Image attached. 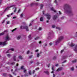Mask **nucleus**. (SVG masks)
I'll return each instance as SVG.
<instances>
[{
    "instance_id": "nucleus-58",
    "label": "nucleus",
    "mask_w": 77,
    "mask_h": 77,
    "mask_svg": "<svg viewBox=\"0 0 77 77\" xmlns=\"http://www.w3.org/2000/svg\"><path fill=\"white\" fill-rule=\"evenodd\" d=\"M53 77H55V75L54 74H53Z\"/></svg>"
},
{
    "instance_id": "nucleus-19",
    "label": "nucleus",
    "mask_w": 77,
    "mask_h": 77,
    "mask_svg": "<svg viewBox=\"0 0 77 77\" xmlns=\"http://www.w3.org/2000/svg\"><path fill=\"white\" fill-rule=\"evenodd\" d=\"M28 38L29 39H31V38H32V37H31V35H29L28 36Z\"/></svg>"
},
{
    "instance_id": "nucleus-1",
    "label": "nucleus",
    "mask_w": 77,
    "mask_h": 77,
    "mask_svg": "<svg viewBox=\"0 0 77 77\" xmlns=\"http://www.w3.org/2000/svg\"><path fill=\"white\" fill-rule=\"evenodd\" d=\"M64 7L67 8L66 10H65V8H64L66 12H67V13H71V10L70 7H69V5L67 4L65 5Z\"/></svg>"
},
{
    "instance_id": "nucleus-10",
    "label": "nucleus",
    "mask_w": 77,
    "mask_h": 77,
    "mask_svg": "<svg viewBox=\"0 0 77 77\" xmlns=\"http://www.w3.org/2000/svg\"><path fill=\"white\" fill-rule=\"evenodd\" d=\"M14 51V49L13 48H11V49H9L7 51V53H9V51Z\"/></svg>"
},
{
    "instance_id": "nucleus-34",
    "label": "nucleus",
    "mask_w": 77,
    "mask_h": 77,
    "mask_svg": "<svg viewBox=\"0 0 77 77\" xmlns=\"http://www.w3.org/2000/svg\"><path fill=\"white\" fill-rule=\"evenodd\" d=\"M55 25H52V27L53 28H54V27H55Z\"/></svg>"
},
{
    "instance_id": "nucleus-33",
    "label": "nucleus",
    "mask_w": 77,
    "mask_h": 77,
    "mask_svg": "<svg viewBox=\"0 0 77 77\" xmlns=\"http://www.w3.org/2000/svg\"><path fill=\"white\" fill-rule=\"evenodd\" d=\"M74 68L73 67H72V68H71V70H72V71H73V70H74Z\"/></svg>"
},
{
    "instance_id": "nucleus-17",
    "label": "nucleus",
    "mask_w": 77,
    "mask_h": 77,
    "mask_svg": "<svg viewBox=\"0 0 77 77\" xmlns=\"http://www.w3.org/2000/svg\"><path fill=\"white\" fill-rule=\"evenodd\" d=\"M75 45H74V44L72 43H71L70 46H71V47H73V46H74Z\"/></svg>"
},
{
    "instance_id": "nucleus-36",
    "label": "nucleus",
    "mask_w": 77,
    "mask_h": 77,
    "mask_svg": "<svg viewBox=\"0 0 77 77\" xmlns=\"http://www.w3.org/2000/svg\"><path fill=\"white\" fill-rule=\"evenodd\" d=\"M21 11V9H19L18 12V13H20V12Z\"/></svg>"
},
{
    "instance_id": "nucleus-25",
    "label": "nucleus",
    "mask_w": 77,
    "mask_h": 77,
    "mask_svg": "<svg viewBox=\"0 0 77 77\" xmlns=\"http://www.w3.org/2000/svg\"><path fill=\"white\" fill-rule=\"evenodd\" d=\"M56 29H58V30H60V28L59 27H56Z\"/></svg>"
},
{
    "instance_id": "nucleus-9",
    "label": "nucleus",
    "mask_w": 77,
    "mask_h": 77,
    "mask_svg": "<svg viewBox=\"0 0 77 77\" xmlns=\"http://www.w3.org/2000/svg\"><path fill=\"white\" fill-rule=\"evenodd\" d=\"M12 6H15V5H13ZM12 6L11 7H7L6 9L4 11V12H5L6 11H8V10H9V8H11V7H12Z\"/></svg>"
},
{
    "instance_id": "nucleus-49",
    "label": "nucleus",
    "mask_w": 77,
    "mask_h": 77,
    "mask_svg": "<svg viewBox=\"0 0 77 77\" xmlns=\"http://www.w3.org/2000/svg\"><path fill=\"white\" fill-rule=\"evenodd\" d=\"M9 76L10 77H13V76H12V75H9Z\"/></svg>"
},
{
    "instance_id": "nucleus-42",
    "label": "nucleus",
    "mask_w": 77,
    "mask_h": 77,
    "mask_svg": "<svg viewBox=\"0 0 77 77\" xmlns=\"http://www.w3.org/2000/svg\"><path fill=\"white\" fill-rule=\"evenodd\" d=\"M32 55L29 56V58H32Z\"/></svg>"
},
{
    "instance_id": "nucleus-28",
    "label": "nucleus",
    "mask_w": 77,
    "mask_h": 77,
    "mask_svg": "<svg viewBox=\"0 0 77 77\" xmlns=\"http://www.w3.org/2000/svg\"><path fill=\"white\" fill-rule=\"evenodd\" d=\"M19 59H22V57L21 56H19Z\"/></svg>"
},
{
    "instance_id": "nucleus-23",
    "label": "nucleus",
    "mask_w": 77,
    "mask_h": 77,
    "mask_svg": "<svg viewBox=\"0 0 77 77\" xmlns=\"http://www.w3.org/2000/svg\"><path fill=\"white\" fill-rule=\"evenodd\" d=\"M42 8H43V5H40V9H42Z\"/></svg>"
},
{
    "instance_id": "nucleus-39",
    "label": "nucleus",
    "mask_w": 77,
    "mask_h": 77,
    "mask_svg": "<svg viewBox=\"0 0 77 77\" xmlns=\"http://www.w3.org/2000/svg\"><path fill=\"white\" fill-rule=\"evenodd\" d=\"M29 53H30V51H28L27 52V54H29Z\"/></svg>"
},
{
    "instance_id": "nucleus-8",
    "label": "nucleus",
    "mask_w": 77,
    "mask_h": 77,
    "mask_svg": "<svg viewBox=\"0 0 77 77\" xmlns=\"http://www.w3.org/2000/svg\"><path fill=\"white\" fill-rule=\"evenodd\" d=\"M45 16L47 17V19L48 20H50V17H51V16L49 14H47L45 15Z\"/></svg>"
},
{
    "instance_id": "nucleus-64",
    "label": "nucleus",
    "mask_w": 77,
    "mask_h": 77,
    "mask_svg": "<svg viewBox=\"0 0 77 77\" xmlns=\"http://www.w3.org/2000/svg\"><path fill=\"white\" fill-rule=\"evenodd\" d=\"M56 59V57H54V59Z\"/></svg>"
},
{
    "instance_id": "nucleus-15",
    "label": "nucleus",
    "mask_w": 77,
    "mask_h": 77,
    "mask_svg": "<svg viewBox=\"0 0 77 77\" xmlns=\"http://www.w3.org/2000/svg\"><path fill=\"white\" fill-rule=\"evenodd\" d=\"M44 72H45V73L47 74H48V75H49V72H48V71H45Z\"/></svg>"
},
{
    "instance_id": "nucleus-24",
    "label": "nucleus",
    "mask_w": 77,
    "mask_h": 77,
    "mask_svg": "<svg viewBox=\"0 0 77 77\" xmlns=\"http://www.w3.org/2000/svg\"><path fill=\"white\" fill-rule=\"evenodd\" d=\"M40 20L41 21H43V18L42 17L40 18Z\"/></svg>"
},
{
    "instance_id": "nucleus-32",
    "label": "nucleus",
    "mask_w": 77,
    "mask_h": 77,
    "mask_svg": "<svg viewBox=\"0 0 77 77\" xmlns=\"http://www.w3.org/2000/svg\"><path fill=\"white\" fill-rule=\"evenodd\" d=\"M66 56H65L64 57H63V59H66Z\"/></svg>"
},
{
    "instance_id": "nucleus-62",
    "label": "nucleus",
    "mask_w": 77,
    "mask_h": 77,
    "mask_svg": "<svg viewBox=\"0 0 77 77\" xmlns=\"http://www.w3.org/2000/svg\"><path fill=\"white\" fill-rule=\"evenodd\" d=\"M59 13H60V14H61V12L60 11H59Z\"/></svg>"
},
{
    "instance_id": "nucleus-35",
    "label": "nucleus",
    "mask_w": 77,
    "mask_h": 77,
    "mask_svg": "<svg viewBox=\"0 0 77 77\" xmlns=\"http://www.w3.org/2000/svg\"><path fill=\"white\" fill-rule=\"evenodd\" d=\"M34 4L35 3H32L31 4V6H33V5H34Z\"/></svg>"
},
{
    "instance_id": "nucleus-38",
    "label": "nucleus",
    "mask_w": 77,
    "mask_h": 77,
    "mask_svg": "<svg viewBox=\"0 0 77 77\" xmlns=\"http://www.w3.org/2000/svg\"><path fill=\"white\" fill-rule=\"evenodd\" d=\"M38 30H42V28H41V27L39 28Z\"/></svg>"
},
{
    "instance_id": "nucleus-37",
    "label": "nucleus",
    "mask_w": 77,
    "mask_h": 77,
    "mask_svg": "<svg viewBox=\"0 0 77 77\" xmlns=\"http://www.w3.org/2000/svg\"><path fill=\"white\" fill-rule=\"evenodd\" d=\"M37 57H39V54H37Z\"/></svg>"
},
{
    "instance_id": "nucleus-26",
    "label": "nucleus",
    "mask_w": 77,
    "mask_h": 77,
    "mask_svg": "<svg viewBox=\"0 0 77 77\" xmlns=\"http://www.w3.org/2000/svg\"><path fill=\"white\" fill-rule=\"evenodd\" d=\"M23 16V14H22L20 16V18H22Z\"/></svg>"
},
{
    "instance_id": "nucleus-11",
    "label": "nucleus",
    "mask_w": 77,
    "mask_h": 77,
    "mask_svg": "<svg viewBox=\"0 0 77 77\" xmlns=\"http://www.w3.org/2000/svg\"><path fill=\"white\" fill-rule=\"evenodd\" d=\"M74 50L75 51H77V45H76L75 47L74 48Z\"/></svg>"
},
{
    "instance_id": "nucleus-40",
    "label": "nucleus",
    "mask_w": 77,
    "mask_h": 77,
    "mask_svg": "<svg viewBox=\"0 0 77 77\" xmlns=\"http://www.w3.org/2000/svg\"><path fill=\"white\" fill-rule=\"evenodd\" d=\"M13 74H14V75H16V73H15V72H13Z\"/></svg>"
},
{
    "instance_id": "nucleus-5",
    "label": "nucleus",
    "mask_w": 77,
    "mask_h": 77,
    "mask_svg": "<svg viewBox=\"0 0 77 77\" xmlns=\"http://www.w3.org/2000/svg\"><path fill=\"white\" fill-rule=\"evenodd\" d=\"M21 69H23L24 72H26V69L24 68V66H22L21 67Z\"/></svg>"
},
{
    "instance_id": "nucleus-51",
    "label": "nucleus",
    "mask_w": 77,
    "mask_h": 77,
    "mask_svg": "<svg viewBox=\"0 0 77 77\" xmlns=\"http://www.w3.org/2000/svg\"><path fill=\"white\" fill-rule=\"evenodd\" d=\"M35 72V70H33V74H34Z\"/></svg>"
},
{
    "instance_id": "nucleus-47",
    "label": "nucleus",
    "mask_w": 77,
    "mask_h": 77,
    "mask_svg": "<svg viewBox=\"0 0 77 77\" xmlns=\"http://www.w3.org/2000/svg\"><path fill=\"white\" fill-rule=\"evenodd\" d=\"M49 44H50V45H52V43L51 42L49 43Z\"/></svg>"
},
{
    "instance_id": "nucleus-3",
    "label": "nucleus",
    "mask_w": 77,
    "mask_h": 77,
    "mask_svg": "<svg viewBox=\"0 0 77 77\" xmlns=\"http://www.w3.org/2000/svg\"><path fill=\"white\" fill-rule=\"evenodd\" d=\"M20 29H25L27 31H29V28H28V26H21L20 27Z\"/></svg>"
},
{
    "instance_id": "nucleus-27",
    "label": "nucleus",
    "mask_w": 77,
    "mask_h": 77,
    "mask_svg": "<svg viewBox=\"0 0 77 77\" xmlns=\"http://www.w3.org/2000/svg\"><path fill=\"white\" fill-rule=\"evenodd\" d=\"M39 37H37L36 38H35V40H37V39H39Z\"/></svg>"
},
{
    "instance_id": "nucleus-21",
    "label": "nucleus",
    "mask_w": 77,
    "mask_h": 77,
    "mask_svg": "<svg viewBox=\"0 0 77 77\" xmlns=\"http://www.w3.org/2000/svg\"><path fill=\"white\" fill-rule=\"evenodd\" d=\"M21 38V36H19L17 38V39H20Z\"/></svg>"
},
{
    "instance_id": "nucleus-30",
    "label": "nucleus",
    "mask_w": 77,
    "mask_h": 77,
    "mask_svg": "<svg viewBox=\"0 0 77 77\" xmlns=\"http://www.w3.org/2000/svg\"><path fill=\"white\" fill-rule=\"evenodd\" d=\"M7 56H8V57H10V56H11V54H7Z\"/></svg>"
},
{
    "instance_id": "nucleus-7",
    "label": "nucleus",
    "mask_w": 77,
    "mask_h": 77,
    "mask_svg": "<svg viewBox=\"0 0 77 77\" xmlns=\"http://www.w3.org/2000/svg\"><path fill=\"white\" fill-rule=\"evenodd\" d=\"M8 32V31L7 30H5L4 32L0 33V36L3 35L5 33V32Z\"/></svg>"
},
{
    "instance_id": "nucleus-13",
    "label": "nucleus",
    "mask_w": 77,
    "mask_h": 77,
    "mask_svg": "<svg viewBox=\"0 0 77 77\" xmlns=\"http://www.w3.org/2000/svg\"><path fill=\"white\" fill-rule=\"evenodd\" d=\"M62 69V67H60V68L57 69V71H61Z\"/></svg>"
},
{
    "instance_id": "nucleus-56",
    "label": "nucleus",
    "mask_w": 77,
    "mask_h": 77,
    "mask_svg": "<svg viewBox=\"0 0 77 77\" xmlns=\"http://www.w3.org/2000/svg\"><path fill=\"white\" fill-rule=\"evenodd\" d=\"M25 76H28V75L27 74H25Z\"/></svg>"
},
{
    "instance_id": "nucleus-44",
    "label": "nucleus",
    "mask_w": 77,
    "mask_h": 77,
    "mask_svg": "<svg viewBox=\"0 0 77 77\" xmlns=\"http://www.w3.org/2000/svg\"><path fill=\"white\" fill-rule=\"evenodd\" d=\"M5 20H4L2 22V23H5Z\"/></svg>"
},
{
    "instance_id": "nucleus-60",
    "label": "nucleus",
    "mask_w": 77,
    "mask_h": 77,
    "mask_svg": "<svg viewBox=\"0 0 77 77\" xmlns=\"http://www.w3.org/2000/svg\"><path fill=\"white\" fill-rule=\"evenodd\" d=\"M36 5H38V3H36L35 4Z\"/></svg>"
},
{
    "instance_id": "nucleus-46",
    "label": "nucleus",
    "mask_w": 77,
    "mask_h": 77,
    "mask_svg": "<svg viewBox=\"0 0 77 77\" xmlns=\"http://www.w3.org/2000/svg\"><path fill=\"white\" fill-rule=\"evenodd\" d=\"M54 3H57V1L56 0H55Z\"/></svg>"
},
{
    "instance_id": "nucleus-31",
    "label": "nucleus",
    "mask_w": 77,
    "mask_h": 77,
    "mask_svg": "<svg viewBox=\"0 0 77 77\" xmlns=\"http://www.w3.org/2000/svg\"><path fill=\"white\" fill-rule=\"evenodd\" d=\"M9 23H10L9 21H7V24H9Z\"/></svg>"
},
{
    "instance_id": "nucleus-53",
    "label": "nucleus",
    "mask_w": 77,
    "mask_h": 77,
    "mask_svg": "<svg viewBox=\"0 0 77 77\" xmlns=\"http://www.w3.org/2000/svg\"><path fill=\"white\" fill-rule=\"evenodd\" d=\"M47 66L48 67H49V66H50V64H49Z\"/></svg>"
},
{
    "instance_id": "nucleus-57",
    "label": "nucleus",
    "mask_w": 77,
    "mask_h": 77,
    "mask_svg": "<svg viewBox=\"0 0 77 77\" xmlns=\"http://www.w3.org/2000/svg\"><path fill=\"white\" fill-rule=\"evenodd\" d=\"M66 62V60H65L63 63H65Z\"/></svg>"
},
{
    "instance_id": "nucleus-48",
    "label": "nucleus",
    "mask_w": 77,
    "mask_h": 77,
    "mask_svg": "<svg viewBox=\"0 0 77 77\" xmlns=\"http://www.w3.org/2000/svg\"><path fill=\"white\" fill-rule=\"evenodd\" d=\"M15 64L14 62H13L12 63H11V65H14Z\"/></svg>"
},
{
    "instance_id": "nucleus-54",
    "label": "nucleus",
    "mask_w": 77,
    "mask_h": 77,
    "mask_svg": "<svg viewBox=\"0 0 77 77\" xmlns=\"http://www.w3.org/2000/svg\"><path fill=\"white\" fill-rule=\"evenodd\" d=\"M37 69H39V68L35 69V70H37Z\"/></svg>"
},
{
    "instance_id": "nucleus-61",
    "label": "nucleus",
    "mask_w": 77,
    "mask_h": 77,
    "mask_svg": "<svg viewBox=\"0 0 77 77\" xmlns=\"http://www.w3.org/2000/svg\"><path fill=\"white\" fill-rule=\"evenodd\" d=\"M32 26V23H30L29 25V26Z\"/></svg>"
},
{
    "instance_id": "nucleus-52",
    "label": "nucleus",
    "mask_w": 77,
    "mask_h": 77,
    "mask_svg": "<svg viewBox=\"0 0 77 77\" xmlns=\"http://www.w3.org/2000/svg\"><path fill=\"white\" fill-rule=\"evenodd\" d=\"M16 9H17V8H15V10L14 11V12H16Z\"/></svg>"
},
{
    "instance_id": "nucleus-63",
    "label": "nucleus",
    "mask_w": 77,
    "mask_h": 77,
    "mask_svg": "<svg viewBox=\"0 0 77 77\" xmlns=\"http://www.w3.org/2000/svg\"><path fill=\"white\" fill-rule=\"evenodd\" d=\"M41 42H41V41H40V42H39V44H41Z\"/></svg>"
},
{
    "instance_id": "nucleus-20",
    "label": "nucleus",
    "mask_w": 77,
    "mask_h": 77,
    "mask_svg": "<svg viewBox=\"0 0 77 77\" xmlns=\"http://www.w3.org/2000/svg\"><path fill=\"white\" fill-rule=\"evenodd\" d=\"M15 57H16V56H14L13 57V59L14 61H16V60L15 59Z\"/></svg>"
},
{
    "instance_id": "nucleus-29",
    "label": "nucleus",
    "mask_w": 77,
    "mask_h": 77,
    "mask_svg": "<svg viewBox=\"0 0 77 77\" xmlns=\"http://www.w3.org/2000/svg\"><path fill=\"white\" fill-rule=\"evenodd\" d=\"M29 75H31V71L30 70L29 71Z\"/></svg>"
},
{
    "instance_id": "nucleus-55",
    "label": "nucleus",
    "mask_w": 77,
    "mask_h": 77,
    "mask_svg": "<svg viewBox=\"0 0 77 77\" xmlns=\"http://www.w3.org/2000/svg\"><path fill=\"white\" fill-rule=\"evenodd\" d=\"M16 18V17H13V19H15V18Z\"/></svg>"
},
{
    "instance_id": "nucleus-16",
    "label": "nucleus",
    "mask_w": 77,
    "mask_h": 77,
    "mask_svg": "<svg viewBox=\"0 0 77 77\" xmlns=\"http://www.w3.org/2000/svg\"><path fill=\"white\" fill-rule=\"evenodd\" d=\"M57 17V16L56 15L54 16V17H53V20H55V19H56V18Z\"/></svg>"
},
{
    "instance_id": "nucleus-14",
    "label": "nucleus",
    "mask_w": 77,
    "mask_h": 77,
    "mask_svg": "<svg viewBox=\"0 0 77 77\" xmlns=\"http://www.w3.org/2000/svg\"><path fill=\"white\" fill-rule=\"evenodd\" d=\"M52 71L51 72V73H53L54 72V67L53 66H52Z\"/></svg>"
},
{
    "instance_id": "nucleus-12",
    "label": "nucleus",
    "mask_w": 77,
    "mask_h": 77,
    "mask_svg": "<svg viewBox=\"0 0 77 77\" xmlns=\"http://www.w3.org/2000/svg\"><path fill=\"white\" fill-rule=\"evenodd\" d=\"M51 11H54V12H56V10H54V8H51Z\"/></svg>"
},
{
    "instance_id": "nucleus-45",
    "label": "nucleus",
    "mask_w": 77,
    "mask_h": 77,
    "mask_svg": "<svg viewBox=\"0 0 77 77\" xmlns=\"http://www.w3.org/2000/svg\"><path fill=\"white\" fill-rule=\"evenodd\" d=\"M7 17H11V15H7Z\"/></svg>"
},
{
    "instance_id": "nucleus-41",
    "label": "nucleus",
    "mask_w": 77,
    "mask_h": 77,
    "mask_svg": "<svg viewBox=\"0 0 77 77\" xmlns=\"http://www.w3.org/2000/svg\"><path fill=\"white\" fill-rule=\"evenodd\" d=\"M63 52V50H62L61 51V53H62Z\"/></svg>"
},
{
    "instance_id": "nucleus-2",
    "label": "nucleus",
    "mask_w": 77,
    "mask_h": 77,
    "mask_svg": "<svg viewBox=\"0 0 77 77\" xmlns=\"http://www.w3.org/2000/svg\"><path fill=\"white\" fill-rule=\"evenodd\" d=\"M63 39V37L62 36L60 37L55 42V45H57L60 42V41H61V40Z\"/></svg>"
},
{
    "instance_id": "nucleus-18",
    "label": "nucleus",
    "mask_w": 77,
    "mask_h": 77,
    "mask_svg": "<svg viewBox=\"0 0 77 77\" xmlns=\"http://www.w3.org/2000/svg\"><path fill=\"white\" fill-rule=\"evenodd\" d=\"M76 61H77V60H73L72 61V62L73 63H75V62H76Z\"/></svg>"
},
{
    "instance_id": "nucleus-43",
    "label": "nucleus",
    "mask_w": 77,
    "mask_h": 77,
    "mask_svg": "<svg viewBox=\"0 0 77 77\" xmlns=\"http://www.w3.org/2000/svg\"><path fill=\"white\" fill-rule=\"evenodd\" d=\"M58 65H59V64H56L55 65L56 66H58Z\"/></svg>"
},
{
    "instance_id": "nucleus-6",
    "label": "nucleus",
    "mask_w": 77,
    "mask_h": 77,
    "mask_svg": "<svg viewBox=\"0 0 77 77\" xmlns=\"http://www.w3.org/2000/svg\"><path fill=\"white\" fill-rule=\"evenodd\" d=\"M10 39V38L9 37V35H7L5 37V41H9Z\"/></svg>"
},
{
    "instance_id": "nucleus-50",
    "label": "nucleus",
    "mask_w": 77,
    "mask_h": 77,
    "mask_svg": "<svg viewBox=\"0 0 77 77\" xmlns=\"http://www.w3.org/2000/svg\"><path fill=\"white\" fill-rule=\"evenodd\" d=\"M38 50H35V52H38Z\"/></svg>"
},
{
    "instance_id": "nucleus-4",
    "label": "nucleus",
    "mask_w": 77,
    "mask_h": 77,
    "mask_svg": "<svg viewBox=\"0 0 77 77\" xmlns=\"http://www.w3.org/2000/svg\"><path fill=\"white\" fill-rule=\"evenodd\" d=\"M8 43L6 42H0V45H6Z\"/></svg>"
},
{
    "instance_id": "nucleus-59",
    "label": "nucleus",
    "mask_w": 77,
    "mask_h": 77,
    "mask_svg": "<svg viewBox=\"0 0 77 77\" xmlns=\"http://www.w3.org/2000/svg\"><path fill=\"white\" fill-rule=\"evenodd\" d=\"M13 14H14V13H12L11 14V15H13Z\"/></svg>"
},
{
    "instance_id": "nucleus-22",
    "label": "nucleus",
    "mask_w": 77,
    "mask_h": 77,
    "mask_svg": "<svg viewBox=\"0 0 77 77\" xmlns=\"http://www.w3.org/2000/svg\"><path fill=\"white\" fill-rule=\"evenodd\" d=\"M15 30H17V28H15V29H14L13 30H11V32H14V31H15Z\"/></svg>"
}]
</instances>
